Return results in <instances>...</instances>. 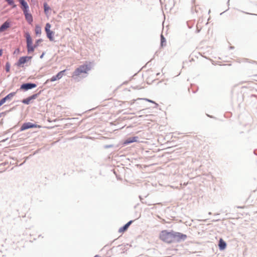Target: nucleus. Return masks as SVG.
<instances>
[{"label": "nucleus", "mask_w": 257, "mask_h": 257, "mask_svg": "<svg viewBox=\"0 0 257 257\" xmlns=\"http://www.w3.org/2000/svg\"><path fill=\"white\" fill-rule=\"evenodd\" d=\"M17 50V51H18V52H19V49H18Z\"/></svg>", "instance_id": "28"}, {"label": "nucleus", "mask_w": 257, "mask_h": 257, "mask_svg": "<svg viewBox=\"0 0 257 257\" xmlns=\"http://www.w3.org/2000/svg\"><path fill=\"white\" fill-rule=\"evenodd\" d=\"M146 100H147L149 102H152V103H154V102L153 101L151 100L146 99Z\"/></svg>", "instance_id": "24"}, {"label": "nucleus", "mask_w": 257, "mask_h": 257, "mask_svg": "<svg viewBox=\"0 0 257 257\" xmlns=\"http://www.w3.org/2000/svg\"><path fill=\"white\" fill-rule=\"evenodd\" d=\"M161 45H162V46H163L164 45V43L166 42V40H165V38L162 35H161Z\"/></svg>", "instance_id": "20"}, {"label": "nucleus", "mask_w": 257, "mask_h": 257, "mask_svg": "<svg viewBox=\"0 0 257 257\" xmlns=\"http://www.w3.org/2000/svg\"><path fill=\"white\" fill-rule=\"evenodd\" d=\"M19 2L22 5V9L28 7L27 2L25 0H19Z\"/></svg>", "instance_id": "16"}, {"label": "nucleus", "mask_w": 257, "mask_h": 257, "mask_svg": "<svg viewBox=\"0 0 257 257\" xmlns=\"http://www.w3.org/2000/svg\"><path fill=\"white\" fill-rule=\"evenodd\" d=\"M133 221H129L128 222H127L125 225H124L123 227H120L119 229V230H118V232L119 233H123L124 232V231H125L127 228H128V227L130 226V225L132 224Z\"/></svg>", "instance_id": "12"}, {"label": "nucleus", "mask_w": 257, "mask_h": 257, "mask_svg": "<svg viewBox=\"0 0 257 257\" xmlns=\"http://www.w3.org/2000/svg\"><path fill=\"white\" fill-rule=\"evenodd\" d=\"M25 37L26 38L28 52L29 53L34 52L36 46H33L32 45L33 40L30 35L28 33H26L25 34Z\"/></svg>", "instance_id": "3"}, {"label": "nucleus", "mask_w": 257, "mask_h": 257, "mask_svg": "<svg viewBox=\"0 0 257 257\" xmlns=\"http://www.w3.org/2000/svg\"><path fill=\"white\" fill-rule=\"evenodd\" d=\"M91 69V64L85 63L83 65H81L77 67L72 74V77L74 78H77L80 77L82 74H87L89 71Z\"/></svg>", "instance_id": "2"}, {"label": "nucleus", "mask_w": 257, "mask_h": 257, "mask_svg": "<svg viewBox=\"0 0 257 257\" xmlns=\"http://www.w3.org/2000/svg\"><path fill=\"white\" fill-rule=\"evenodd\" d=\"M6 67H7V68H6V71H7V72H9V70H10V66L8 65V64H7Z\"/></svg>", "instance_id": "23"}, {"label": "nucleus", "mask_w": 257, "mask_h": 257, "mask_svg": "<svg viewBox=\"0 0 257 257\" xmlns=\"http://www.w3.org/2000/svg\"><path fill=\"white\" fill-rule=\"evenodd\" d=\"M35 31L36 34L37 35H40L41 34V28L38 25L36 26Z\"/></svg>", "instance_id": "17"}, {"label": "nucleus", "mask_w": 257, "mask_h": 257, "mask_svg": "<svg viewBox=\"0 0 257 257\" xmlns=\"http://www.w3.org/2000/svg\"><path fill=\"white\" fill-rule=\"evenodd\" d=\"M22 10L25 17V19L29 24H31L33 21L32 15L29 13V6L27 8H23Z\"/></svg>", "instance_id": "5"}, {"label": "nucleus", "mask_w": 257, "mask_h": 257, "mask_svg": "<svg viewBox=\"0 0 257 257\" xmlns=\"http://www.w3.org/2000/svg\"><path fill=\"white\" fill-rule=\"evenodd\" d=\"M94 257H100V256H99V255H95Z\"/></svg>", "instance_id": "27"}, {"label": "nucleus", "mask_w": 257, "mask_h": 257, "mask_svg": "<svg viewBox=\"0 0 257 257\" xmlns=\"http://www.w3.org/2000/svg\"><path fill=\"white\" fill-rule=\"evenodd\" d=\"M16 93L15 92H12L8 95H7L4 98L5 99V101L8 99H11L14 96H15Z\"/></svg>", "instance_id": "14"}, {"label": "nucleus", "mask_w": 257, "mask_h": 257, "mask_svg": "<svg viewBox=\"0 0 257 257\" xmlns=\"http://www.w3.org/2000/svg\"><path fill=\"white\" fill-rule=\"evenodd\" d=\"M6 102L4 98L0 100V106Z\"/></svg>", "instance_id": "22"}, {"label": "nucleus", "mask_w": 257, "mask_h": 257, "mask_svg": "<svg viewBox=\"0 0 257 257\" xmlns=\"http://www.w3.org/2000/svg\"><path fill=\"white\" fill-rule=\"evenodd\" d=\"M10 27V23L8 21L5 22L1 27H0V33L5 31L7 29H8Z\"/></svg>", "instance_id": "11"}, {"label": "nucleus", "mask_w": 257, "mask_h": 257, "mask_svg": "<svg viewBox=\"0 0 257 257\" xmlns=\"http://www.w3.org/2000/svg\"><path fill=\"white\" fill-rule=\"evenodd\" d=\"M65 71H66V70H62V71L59 72L56 75V77H57V78H58V79H61L63 77V76L64 75V73L65 72Z\"/></svg>", "instance_id": "18"}, {"label": "nucleus", "mask_w": 257, "mask_h": 257, "mask_svg": "<svg viewBox=\"0 0 257 257\" xmlns=\"http://www.w3.org/2000/svg\"><path fill=\"white\" fill-rule=\"evenodd\" d=\"M37 86L36 84L34 83H25L21 85V89L27 90L35 88Z\"/></svg>", "instance_id": "8"}, {"label": "nucleus", "mask_w": 257, "mask_h": 257, "mask_svg": "<svg viewBox=\"0 0 257 257\" xmlns=\"http://www.w3.org/2000/svg\"><path fill=\"white\" fill-rule=\"evenodd\" d=\"M44 12H45V14L47 15L48 11L50 10V8L49 7L48 5L46 3H45L44 4Z\"/></svg>", "instance_id": "15"}, {"label": "nucleus", "mask_w": 257, "mask_h": 257, "mask_svg": "<svg viewBox=\"0 0 257 257\" xmlns=\"http://www.w3.org/2000/svg\"><path fill=\"white\" fill-rule=\"evenodd\" d=\"M138 142H139V137L136 136L127 139L123 142V144L126 145L132 143Z\"/></svg>", "instance_id": "9"}, {"label": "nucleus", "mask_w": 257, "mask_h": 257, "mask_svg": "<svg viewBox=\"0 0 257 257\" xmlns=\"http://www.w3.org/2000/svg\"><path fill=\"white\" fill-rule=\"evenodd\" d=\"M59 80L58 78H57V77H56V75L55 76H53V77H52L50 79V81L51 82H53V81H55L56 80Z\"/></svg>", "instance_id": "21"}, {"label": "nucleus", "mask_w": 257, "mask_h": 257, "mask_svg": "<svg viewBox=\"0 0 257 257\" xmlns=\"http://www.w3.org/2000/svg\"><path fill=\"white\" fill-rule=\"evenodd\" d=\"M2 54V50H0V56Z\"/></svg>", "instance_id": "25"}, {"label": "nucleus", "mask_w": 257, "mask_h": 257, "mask_svg": "<svg viewBox=\"0 0 257 257\" xmlns=\"http://www.w3.org/2000/svg\"><path fill=\"white\" fill-rule=\"evenodd\" d=\"M33 127H38V128H41V126L40 125L35 124H33L31 122H26L23 124L22 125L20 130L21 131H24L25 130L30 128H33Z\"/></svg>", "instance_id": "6"}, {"label": "nucleus", "mask_w": 257, "mask_h": 257, "mask_svg": "<svg viewBox=\"0 0 257 257\" xmlns=\"http://www.w3.org/2000/svg\"><path fill=\"white\" fill-rule=\"evenodd\" d=\"M187 237L186 234L173 230L168 231L167 230H163L160 232L159 234V238L162 241L169 244L185 240Z\"/></svg>", "instance_id": "1"}, {"label": "nucleus", "mask_w": 257, "mask_h": 257, "mask_svg": "<svg viewBox=\"0 0 257 257\" xmlns=\"http://www.w3.org/2000/svg\"><path fill=\"white\" fill-rule=\"evenodd\" d=\"M51 25L49 23H47L45 26V31L46 32L47 37L50 41H54V32L50 30Z\"/></svg>", "instance_id": "4"}, {"label": "nucleus", "mask_w": 257, "mask_h": 257, "mask_svg": "<svg viewBox=\"0 0 257 257\" xmlns=\"http://www.w3.org/2000/svg\"><path fill=\"white\" fill-rule=\"evenodd\" d=\"M8 2V4L13 6V8H15L16 5L14 4V0H6Z\"/></svg>", "instance_id": "19"}, {"label": "nucleus", "mask_w": 257, "mask_h": 257, "mask_svg": "<svg viewBox=\"0 0 257 257\" xmlns=\"http://www.w3.org/2000/svg\"><path fill=\"white\" fill-rule=\"evenodd\" d=\"M32 58V57L25 56L20 57L16 65L19 67H23V64L30 60Z\"/></svg>", "instance_id": "7"}, {"label": "nucleus", "mask_w": 257, "mask_h": 257, "mask_svg": "<svg viewBox=\"0 0 257 257\" xmlns=\"http://www.w3.org/2000/svg\"><path fill=\"white\" fill-rule=\"evenodd\" d=\"M38 96L37 94H34L31 96H29L26 99L22 100V102L24 104H29L30 103L31 100L36 99Z\"/></svg>", "instance_id": "10"}, {"label": "nucleus", "mask_w": 257, "mask_h": 257, "mask_svg": "<svg viewBox=\"0 0 257 257\" xmlns=\"http://www.w3.org/2000/svg\"><path fill=\"white\" fill-rule=\"evenodd\" d=\"M218 246L221 250L224 249L226 246L225 242L222 238L219 240Z\"/></svg>", "instance_id": "13"}, {"label": "nucleus", "mask_w": 257, "mask_h": 257, "mask_svg": "<svg viewBox=\"0 0 257 257\" xmlns=\"http://www.w3.org/2000/svg\"><path fill=\"white\" fill-rule=\"evenodd\" d=\"M43 55H44V53H43V54H42V55L40 56V58H43Z\"/></svg>", "instance_id": "26"}]
</instances>
